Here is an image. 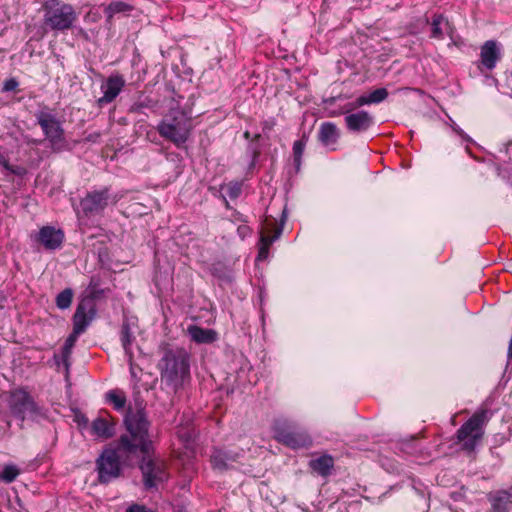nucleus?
Here are the masks:
<instances>
[{"label": "nucleus", "instance_id": "obj_1", "mask_svg": "<svg viewBox=\"0 0 512 512\" xmlns=\"http://www.w3.org/2000/svg\"><path fill=\"white\" fill-rule=\"evenodd\" d=\"M124 425L127 433L121 435L117 442L120 451L133 455L153 452V441L149 432L151 423L142 400H136L135 405L127 409Z\"/></svg>", "mask_w": 512, "mask_h": 512}, {"label": "nucleus", "instance_id": "obj_2", "mask_svg": "<svg viewBox=\"0 0 512 512\" xmlns=\"http://www.w3.org/2000/svg\"><path fill=\"white\" fill-rule=\"evenodd\" d=\"M158 366L162 379L175 392L190 379V357L183 348L165 349Z\"/></svg>", "mask_w": 512, "mask_h": 512}, {"label": "nucleus", "instance_id": "obj_3", "mask_svg": "<svg viewBox=\"0 0 512 512\" xmlns=\"http://www.w3.org/2000/svg\"><path fill=\"white\" fill-rule=\"evenodd\" d=\"M192 129V116L179 109H171L157 126L160 136L178 148L187 142Z\"/></svg>", "mask_w": 512, "mask_h": 512}, {"label": "nucleus", "instance_id": "obj_4", "mask_svg": "<svg viewBox=\"0 0 512 512\" xmlns=\"http://www.w3.org/2000/svg\"><path fill=\"white\" fill-rule=\"evenodd\" d=\"M8 405L11 414L21 422L26 419L39 422L48 418V410L40 406L24 388L10 392Z\"/></svg>", "mask_w": 512, "mask_h": 512}, {"label": "nucleus", "instance_id": "obj_5", "mask_svg": "<svg viewBox=\"0 0 512 512\" xmlns=\"http://www.w3.org/2000/svg\"><path fill=\"white\" fill-rule=\"evenodd\" d=\"M491 412L487 409L476 411L458 430L456 437L466 452H473L477 444L482 440L484 427L491 418Z\"/></svg>", "mask_w": 512, "mask_h": 512}, {"label": "nucleus", "instance_id": "obj_6", "mask_svg": "<svg viewBox=\"0 0 512 512\" xmlns=\"http://www.w3.org/2000/svg\"><path fill=\"white\" fill-rule=\"evenodd\" d=\"M44 25L51 30L66 31L73 27L77 13L71 4L60 0H48L42 6Z\"/></svg>", "mask_w": 512, "mask_h": 512}, {"label": "nucleus", "instance_id": "obj_7", "mask_svg": "<svg viewBox=\"0 0 512 512\" xmlns=\"http://www.w3.org/2000/svg\"><path fill=\"white\" fill-rule=\"evenodd\" d=\"M139 469L146 490L156 488L160 483L167 481L169 477L166 462L160 457L152 455V452L142 454Z\"/></svg>", "mask_w": 512, "mask_h": 512}, {"label": "nucleus", "instance_id": "obj_8", "mask_svg": "<svg viewBox=\"0 0 512 512\" xmlns=\"http://www.w3.org/2000/svg\"><path fill=\"white\" fill-rule=\"evenodd\" d=\"M124 455H132L119 450V443L114 449H105L96 460L98 481L101 484H108L119 478L122 473L120 458Z\"/></svg>", "mask_w": 512, "mask_h": 512}, {"label": "nucleus", "instance_id": "obj_9", "mask_svg": "<svg viewBox=\"0 0 512 512\" xmlns=\"http://www.w3.org/2000/svg\"><path fill=\"white\" fill-rule=\"evenodd\" d=\"M50 147L54 152H60L68 147L64 129L56 116L50 112L39 111L35 115Z\"/></svg>", "mask_w": 512, "mask_h": 512}, {"label": "nucleus", "instance_id": "obj_10", "mask_svg": "<svg viewBox=\"0 0 512 512\" xmlns=\"http://www.w3.org/2000/svg\"><path fill=\"white\" fill-rule=\"evenodd\" d=\"M274 433L279 443L292 449L309 448L313 443L306 430L287 422H276Z\"/></svg>", "mask_w": 512, "mask_h": 512}, {"label": "nucleus", "instance_id": "obj_11", "mask_svg": "<svg viewBox=\"0 0 512 512\" xmlns=\"http://www.w3.org/2000/svg\"><path fill=\"white\" fill-rule=\"evenodd\" d=\"M119 201L116 194H112L108 187L100 190L87 192L80 201V208L86 217L100 215L110 205H115Z\"/></svg>", "mask_w": 512, "mask_h": 512}, {"label": "nucleus", "instance_id": "obj_12", "mask_svg": "<svg viewBox=\"0 0 512 512\" xmlns=\"http://www.w3.org/2000/svg\"><path fill=\"white\" fill-rule=\"evenodd\" d=\"M96 315V304L90 298H82L73 316V331L82 334Z\"/></svg>", "mask_w": 512, "mask_h": 512}, {"label": "nucleus", "instance_id": "obj_13", "mask_svg": "<svg viewBox=\"0 0 512 512\" xmlns=\"http://www.w3.org/2000/svg\"><path fill=\"white\" fill-rule=\"evenodd\" d=\"M126 81L121 74L115 73L110 75L101 85L103 96L97 100L99 107L110 104L121 93Z\"/></svg>", "mask_w": 512, "mask_h": 512}, {"label": "nucleus", "instance_id": "obj_14", "mask_svg": "<svg viewBox=\"0 0 512 512\" xmlns=\"http://www.w3.org/2000/svg\"><path fill=\"white\" fill-rule=\"evenodd\" d=\"M501 59V49L495 40H488L480 48V62L478 69L483 72L484 69L491 71L496 67Z\"/></svg>", "mask_w": 512, "mask_h": 512}, {"label": "nucleus", "instance_id": "obj_15", "mask_svg": "<svg viewBox=\"0 0 512 512\" xmlns=\"http://www.w3.org/2000/svg\"><path fill=\"white\" fill-rule=\"evenodd\" d=\"M345 114V125L352 133L366 132L374 125V118L367 111L360 110L355 113L349 112Z\"/></svg>", "mask_w": 512, "mask_h": 512}, {"label": "nucleus", "instance_id": "obj_16", "mask_svg": "<svg viewBox=\"0 0 512 512\" xmlns=\"http://www.w3.org/2000/svg\"><path fill=\"white\" fill-rule=\"evenodd\" d=\"M36 240L47 250H56L61 247L64 241V232L53 226L40 228Z\"/></svg>", "mask_w": 512, "mask_h": 512}, {"label": "nucleus", "instance_id": "obj_17", "mask_svg": "<svg viewBox=\"0 0 512 512\" xmlns=\"http://www.w3.org/2000/svg\"><path fill=\"white\" fill-rule=\"evenodd\" d=\"M491 503L490 512H512V493L498 490L488 497Z\"/></svg>", "mask_w": 512, "mask_h": 512}, {"label": "nucleus", "instance_id": "obj_18", "mask_svg": "<svg viewBox=\"0 0 512 512\" xmlns=\"http://www.w3.org/2000/svg\"><path fill=\"white\" fill-rule=\"evenodd\" d=\"M120 337L123 349L128 357V362L130 366H133V352L131 346L135 340V336L134 332L132 331L130 321L128 319H125L123 321L120 331ZM131 374L134 376L133 367H131Z\"/></svg>", "mask_w": 512, "mask_h": 512}, {"label": "nucleus", "instance_id": "obj_19", "mask_svg": "<svg viewBox=\"0 0 512 512\" xmlns=\"http://www.w3.org/2000/svg\"><path fill=\"white\" fill-rule=\"evenodd\" d=\"M452 35L453 27L443 14H434L431 22V38L441 40L444 33Z\"/></svg>", "mask_w": 512, "mask_h": 512}, {"label": "nucleus", "instance_id": "obj_20", "mask_svg": "<svg viewBox=\"0 0 512 512\" xmlns=\"http://www.w3.org/2000/svg\"><path fill=\"white\" fill-rule=\"evenodd\" d=\"M309 468L322 477L331 475L334 468V458L329 454H323L318 458L311 459L308 463Z\"/></svg>", "mask_w": 512, "mask_h": 512}, {"label": "nucleus", "instance_id": "obj_21", "mask_svg": "<svg viewBox=\"0 0 512 512\" xmlns=\"http://www.w3.org/2000/svg\"><path fill=\"white\" fill-rule=\"evenodd\" d=\"M188 333L194 342L200 344H209L217 339V333L214 330L197 325H191L188 328Z\"/></svg>", "mask_w": 512, "mask_h": 512}, {"label": "nucleus", "instance_id": "obj_22", "mask_svg": "<svg viewBox=\"0 0 512 512\" xmlns=\"http://www.w3.org/2000/svg\"><path fill=\"white\" fill-rule=\"evenodd\" d=\"M133 10V6L127 2L113 0L105 8L104 13L106 15V23L111 26L112 20L116 15H127Z\"/></svg>", "mask_w": 512, "mask_h": 512}, {"label": "nucleus", "instance_id": "obj_23", "mask_svg": "<svg viewBox=\"0 0 512 512\" xmlns=\"http://www.w3.org/2000/svg\"><path fill=\"white\" fill-rule=\"evenodd\" d=\"M339 138V130L337 126L332 122H324L321 124L318 139L325 145L329 146L335 144Z\"/></svg>", "mask_w": 512, "mask_h": 512}, {"label": "nucleus", "instance_id": "obj_24", "mask_svg": "<svg viewBox=\"0 0 512 512\" xmlns=\"http://www.w3.org/2000/svg\"><path fill=\"white\" fill-rule=\"evenodd\" d=\"M91 429L94 435L105 439L113 436L115 430L114 425L102 416H99L92 422Z\"/></svg>", "mask_w": 512, "mask_h": 512}, {"label": "nucleus", "instance_id": "obj_25", "mask_svg": "<svg viewBox=\"0 0 512 512\" xmlns=\"http://www.w3.org/2000/svg\"><path fill=\"white\" fill-rule=\"evenodd\" d=\"M236 461V457L222 450H215L211 455V463L214 469L223 471L229 469V462Z\"/></svg>", "mask_w": 512, "mask_h": 512}, {"label": "nucleus", "instance_id": "obj_26", "mask_svg": "<svg viewBox=\"0 0 512 512\" xmlns=\"http://www.w3.org/2000/svg\"><path fill=\"white\" fill-rule=\"evenodd\" d=\"M307 143V136L304 134L300 139L296 140L293 144V157L296 170L300 169L301 158Z\"/></svg>", "mask_w": 512, "mask_h": 512}, {"label": "nucleus", "instance_id": "obj_27", "mask_svg": "<svg viewBox=\"0 0 512 512\" xmlns=\"http://www.w3.org/2000/svg\"><path fill=\"white\" fill-rule=\"evenodd\" d=\"M367 104H372L370 101L369 95L368 96H360L354 102L346 104L342 110H340L338 112H333L332 116H338V115H341L342 113L352 112L353 110L357 109L358 107H361V106L367 105Z\"/></svg>", "mask_w": 512, "mask_h": 512}, {"label": "nucleus", "instance_id": "obj_28", "mask_svg": "<svg viewBox=\"0 0 512 512\" xmlns=\"http://www.w3.org/2000/svg\"><path fill=\"white\" fill-rule=\"evenodd\" d=\"M79 335L80 334H75V331H72V333L65 340L64 346L62 348V359L66 366H68V358L71 355L72 348L74 347Z\"/></svg>", "mask_w": 512, "mask_h": 512}, {"label": "nucleus", "instance_id": "obj_29", "mask_svg": "<svg viewBox=\"0 0 512 512\" xmlns=\"http://www.w3.org/2000/svg\"><path fill=\"white\" fill-rule=\"evenodd\" d=\"M73 299V290L66 288L61 291L56 297V305L59 309H67L70 307Z\"/></svg>", "mask_w": 512, "mask_h": 512}, {"label": "nucleus", "instance_id": "obj_30", "mask_svg": "<svg viewBox=\"0 0 512 512\" xmlns=\"http://www.w3.org/2000/svg\"><path fill=\"white\" fill-rule=\"evenodd\" d=\"M106 399L113 404L116 410L123 409L126 404V397L123 393L111 390L106 393Z\"/></svg>", "mask_w": 512, "mask_h": 512}, {"label": "nucleus", "instance_id": "obj_31", "mask_svg": "<svg viewBox=\"0 0 512 512\" xmlns=\"http://www.w3.org/2000/svg\"><path fill=\"white\" fill-rule=\"evenodd\" d=\"M282 232H283V227L281 225V226L273 227V235L272 236H270L266 233H262L261 237H260V246L264 247L266 245L267 248H270L272 243L274 241H276L281 236Z\"/></svg>", "mask_w": 512, "mask_h": 512}, {"label": "nucleus", "instance_id": "obj_32", "mask_svg": "<svg viewBox=\"0 0 512 512\" xmlns=\"http://www.w3.org/2000/svg\"><path fill=\"white\" fill-rule=\"evenodd\" d=\"M20 471L15 465H6L0 473V478L6 483H12Z\"/></svg>", "mask_w": 512, "mask_h": 512}, {"label": "nucleus", "instance_id": "obj_33", "mask_svg": "<svg viewBox=\"0 0 512 512\" xmlns=\"http://www.w3.org/2000/svg\"><path fill=\"white\" fill-rule=\"evenodd\" d=\"M226 191L230 199H237L241 195L242 185L239 182H229Z\"/></svg>", "mask_w": 512, "mask_h": 512}, {"label": "nucleus", "instance_id": "obj_34", "mask_svg": "<svg viewBox=\"0 0 512 512\" xmlns=\"http://www.w3.org/2000/svg\"><path fill=\"white\" fill-rule=\"evenodd\" d=\"M371 103H380L388 97L386 88H378L369 94Z\"/></svg>", "mask_w": 512, "mask_h": 512}, {"label": "nucleus", "instance_id": "obj_35", "mask_svg": "<svg viewBox=\"0 0 512 512\" xmlns=\"http://www.w3.org/2000/svg\"><path fill=\"white\" fill-rule=\"evenodd\" d=\"M104 293V290L90 285L87 290V295L84 298H90L92 303H95V300L100 299Z\"/></svg>", "mask_w": 512, "mask_h": 512}, {"label": "nucleus", "instance_id": "obj_36", "mask_svg": "<svg viewBox=\"0 0 512 512\" xmlns=\"http://www.w3.org/2000/svg\"><path fill=\"white\" fill-rule=\"evenodd\" d=\"M18 87V81L15 78L7 79L3 85L4 92H10L16 90Z\"/></svg>", "mask_w": 512, "mask_h": 512}, {"label": "nucleus", "instance_id": "obj_37", "mask_svg": "<svg viewBox=\"0 0 512 512\" xmlns=\"http://www.w3.org/2000/svg\"><path fill=\"white\" fill-rule=\"evenodd\" d=\"M7 172L21 177L27 173V169L20 165H10V168Z\"/></svg>", "mask_w": 512, "mask_h": 512}, {"label": "nucleus", "instance_id": "obj_38", "mask_svg": "<svg viewBox=\"0 0 512 512\" xmlns=\"http://www.w3.org/2000/svg\"><path fill=\"white\" fill-rule=\"evenodd\" d=\"M126 512H154L153 510L151 509H148L146 506L144 505H139V504H133L131 505L127 510Z\"/></svg>", "mask_w": 512, "mask_h": 512}, {"label": "nucleus", "instance_id": "obj_39", "mask_svg": "<svg viewBox=\"0 0 512 512\" xmlns=\"http://www.w3.org/2000/svg\"><path fill=\"white\" fill-rule=\"evenodd\" d=\"M268 253H269V248L266 247V245L264 247L260 246L259 247V251H258V256H257V260H265L268 256Z\"/></svg>", "mask_w": 512, "mask_h": 512}, {"label": "nucleus", "instance_id": "obj_40", "mask_svg": "<svg viewBox=\"0 0 512 512\" xmlns=\"http://www.w3.org/2000/svg\"><path fill=\"white\" fill-rule=\"evenodd\" d=\"M100 135L99 132L90 133L85 137V141L95 143L100 138Z\"/></svg>", "mask_w": 512, "mask_h": 512}, {"label": "nucleus", "instance_id": "obj_41", "mask_svg": "<svg viewBox=\"0 0 512 512\" xmlns=\"http://www.w3.org/2000/svg\"><path fill=\"white\" fill-rule=\"evenodd\" d=\"M340 98H341V96H337V97H329V98L324 99V103H325L326 105H328V106H332V105H334V104L336 103V101H337L338 99H340Z\"/></svg>", "mask_w": 512, "mask_h": 512}, {"label": "nucleus", "instance_id": "obj_42", "mask_svg": "<svg viewBox=\"0 0 512 512\" xmlns=\"http://www.w3.org/2000/svg\"><path fill=\"white\" fill-rule=\"evenodd\" d=\"M454 131H455L458 135H460L463 139H465L466 141H471V138H470L468 135H466V134L463 132V130H462V129H460V128H454Z\"/></svg>", "mask_w": 512, "mask_h": 512}, {"label": "nucleus", "instance_id": "obj_43", "mask_svg": "<svg viewBox=\"0 0 512 512\" xmlns=\"http://www.w3.org/2000/svg\"><path fill=\"white\" fill-rule=\"evenodd\" d=\"M0 165L6 170L8 171V169L10 168V163L8 162V160H6L3 156H0Z\"/></svg>", "mask_w": 512, "mask_h": 512}, {"label": "nucleus", "instance_id": "obj_44", "mask_svg": "<svg viewBox=\"0 0 512 512\" xmlns=\"http://www.w3.org/2000/svg\"><path fill=\"white\" fill-rule=\"evenodd\" d=\"M249 231V227L248 226H239L238 227V233L244 237Z\"/></svg>", "mask_w": 512, "mask_h": 512}, {"label": "nucleus", "instance_id": "obj_45", "mask_svg": "<svg viewBox=\"0 0 512 512\" xmlns=\"http://www.w3.org/2000/svg\"><path fill=\"white\" fill-rule=\"evenodd\" d=\"M78 33H79L81 36H83L85 39H88V34H87V32H86L84 29L80 28V29L78 30Z\"/></svg>", "mask_w": 512, "mask_h": 512}, {"label": "nucleus", "instance_id": "obj_46", "mask_svg": "<svg viewBox=\"0 0 512 512\" xmlns=\"http://www.w3.org/2000/svg\"><path fill=\"white\" fill-rule=\"evenodd\" d=\"M221 198H222V200H223V202H224L225 207H226L227 209H231V206H230V204H229L228 200L226 199V197H225L224 195H222V196H221Z\"/></svg>", "mask_w": 512, "mask_h": 512}, {"label": "nucleus", "instance_id": "obj_47", "mask_svg": "<svg viewBox=\"0 0 512 512\" xmlns=\"http://www.w3.org/2000/svg\"><path fill=\"white\" fill-rule=\"evenodd\" d=\"M511 149H512V141H510V142H508V143L506 144V152L508 153V152H509V150H511Z\"/></svg>", "mask_w": 512, "mask_h": 512}, {"label": "nucleus", "instance_id": "obj_48", "mask_svg": "<svg viewBox=\"0 0 512 512\" xmlns=\"http://www.w3.org/2000/svg\"><path fill=\"white\" fill-rule=\"evenodd\" d=\"M244 137H245L246 139H249V138H250V133H249L248 131H246V132L244 133Z\"/></svg>", "mask_w": 512, "mask_h": 512}]
</instances>
